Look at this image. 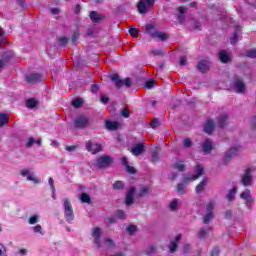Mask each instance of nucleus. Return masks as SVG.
Segmentation results:
<instances>
[{"label":"nucleus","instance_id":"1","mask_svg":"<svg viewBox=\"0 0 256 256\" xmlns=\"http://www.w3.org/2000/svg\"><path fill=\"white\" fill-rule=\"evenodd\" d=\"M144 33H147L152 39H159V41H167L169 39V35L165 32L158 31L157 28L151 23L143 26Z\"/></svg>","mask_w":256,"mask_h":256},{"label":"nucleus","instance_id":"2","mask_svg":"<svg viewBox=\"0 0 256 256\" xmlns=\"http://www.w3.org/2000/svg\"><path fill=\"white\" fill-rule=\"evenodd\" d=\"M110 79L112 83L115 84V87H117V89H121V87L129 88L132 85L131 78L127 77L123 80L121 79V77H119V74H112L110 76Z\"/></svg>","mask_w":256,"mask_h":256},{"label":"nucleus","instance_id":"3","mask_svg":"<svg viewBox=\"0 0 256 256\" xmlns=\"http://www.w3.org/2000/svg\"><path fill=\"white\" fill-rule=\"evenodd\" d=\"M63 207H64V217L67 223H71V221L75 219V214L73 213V205L71 204V201L68 198L64 199Z\"/></svg>","mask_w":256,"mask_h":256},{"label":"nucleus","instance_id":"4","mask_svg":"<svg viewBox=\"0 0 256 256\" xmlns=\"http://www.w3.org/2000/svg\"><path fill=\"white\" fill-rule=\"evenodd\" d=\"M113 162V157L110 155H103L97 158L95 166L97 169H106V167H111Z\"/></svg>","mask_w":256,"mask_h":256},{"label":"nucleus","instance_id":"5","mask_svg":"<svg viewBox=\"0 0 256 256\" xmlns=\"http://www.w3.org/2000/svg\"><path fill=\"white\" fill-rule=\"evenodd\" d=\"M89 125H91V122L89 121V117L85 115L77 116L73 122L75 129H87Z\"/></svg>","mask_w":256,"mask_h":256},{"label":"nucleus","instance_id":"6","mask_svg":"<svg viewBox=\"0 0 256 256\" xmlns=\"http://www.w3.org/2000/svg\"><path fill=\"white\" fill-rule=\"evenodd\" d=\"M86 150L89 153H92V155H96V153H101V151H103V145H101V143H94L89 140L86 143Z\"/></svg>","mask_w":256,"mask_h":256},{"label":"nucleus","instance_id":"7","mask_svg":"<svg viewBox=\"0 0 256 256\" xmlns=\"http://www.w3.org/2000/svg\"><path fill=\"white\" fill-rule=\"evenodd\" d=\"M241 183L244 187H249L253 183V175L251 168H246L244 174L242 175Z\"/></svg>","mask_w":256,"mask_h":256},{"label":"nucleus","instance_id":"8","mask_svg":"<svg viewBox=\"0 0 256 256\" xmlns=\"http://www.w3.org/2000/svg\"><path fill=\"white\" fill-rule=\"evenodd\" d=\"M43 81V76L39 73H31L26 75V82L29 85H35V83H41Z\"/></svg>","mask_w":256,"mask_h":256},{"label":"nucleus","instance_id":"9","mask_svg":"<svg viewBox=\"0 0 256 256\" xmlns=\"http://www.w3.org/2000/svg\"><path fill=\"white\" fill-rule=\"evenodd\" d=\"M155 5V0H140L137 4V9L139 11V13L143 14V13H147V6L145 5Z\"/></svg>","mask_w":256,"mask_h":256},{"label":"nucleus","instance_id":"10","mask_svg":"<svg viewBox=\"0 0 256 256\" xmlns=\"http://www.w3.org/2000/svg\"><path fill=\"white\" fill-rule=\"evenodd\" d=\"M131 153L134 155V157H139V155H142V153H145V143H136L131 148Z\"/></svg>","mask_w":256,"mask_h":256},{"label":"nucleus","instance_id":"11","mask_svg":"<svg viewBox=\"0 0 256 256\" xmlns=\"http://www.w3.org/2000/svg\"><path fill=\"white\" fill-rule=\"evenodd\" d=\"M233 87H234L236 93H245V90L247 89L245 82H243V80L241 78H237L234 81Z\"/></svg>","mask_w":256,"mask_h":256},{"label":"nucleus","instance_id":"12","mask_svg":"<svg viewBox=\"0 0 256 256\" xmlns=\"http://www.w3.org/2000/svg\"><path fill=\"white\" fill-rule=\"evenodd\" d=\"M239 149H241V146H239V145H236V146L230 148V150L227 151L224 156V163H229V161H231V158L235 157V155H237V152L239 151Z\"/></svg>","mask_w":256,"mask_h":256},{"label":"nucleus","instance_id":"13","mask_svg":"<svg viewBox=\"0 0 256 256\" xmlns=\"http://www.w3.org/2000/svg\"><path fill=\"white\" fill-rule=\"evenodd\" d=\"M215 149V144L207 138L202 144V151L206 154L211 153Z\"/></svg>","mask_w":256,"mask_h":256},{"label":"nucleus","instance_id":"14","mask_svg":"<svg viewBox=\"0 0 256 256\" xmlns=\"http://www.w3.org/2000/svg\"><path fill=\"white\" fill-rule=\"evenodd\" d=\"M196 69L200 71V73H207L211 68L209 67V61L201 60L196 65Z\"/></svg>","mask_w":256,"mask_h":256},{"label":"nucleus","instance_id":"15","mask_svg":"<svg viewBox=\"0 0 256 256\" xmlns=\"http://www.w3.org/2000/svg\"><path fill=\"white\" fill-rule=\"evenodd\" d=\"M134 195H135V186H132L129 188L126 194V200H125L126 205L128 206L133 205V202L135 201Z\"/></svg>","mask_w":256,"mask_h":256},{"label":"nucleus","instance_id":"16","mask_svg":"<svg viewBox=\"0 0 256 256\" xmlns=\"http://www.w3.org/2000/svg\"><path fill=\"white\" fill-rule=\"evenodd\" d=\"M92 235L94 237V243L97 245L98 249L101 247V228L94 227Z\"/></svg>","mask_w":256,"mask_h":256},{"label":"nucleus","instance_id":"17","mask_svg":"<svg viewBox=\"0 0 256 256\" xmlns=\"http://www.w3.org/2000/svg\"><path fill=\"white\" fill-rule=\"evenodd\" d=\"M41 105V102L35 98H30L26 101V107L28 109H38V107Z\"/></svg>","mask_w":256,"mask_h":256},{"label":"nucleus","instance_id":"18","mask_svg":"<svg viewBox=\"0 0 256 256\" xmlns=\"http://www.w3.org/2000/svg\"><path fill=\"white\" fill-rule=\"evenodd\" d=\"M105 128L108 131H117L119 129V122L117 121H111V120H106L105 122Z\"/></svg>","mask_w":256,"mask_h":256},{"label":"nucleus","instance_id":"19","mask_svg":"<svg viewBox=\"0 0 256 256\" xmlns=\"http://www.w3.org/2000/svg\"><path fill=\"white\" fill-rule=\"evenodd\" d=\"M215 129V123L212 119H208L204 125V132H206L208 135H211Z\"/></svg>","mask_w":256,"mask_h":256},{"label":"nucleus","instance_id":"20","mask_svg":"<svg viewBox=\"0 0 256 256\" xmlns=\"http://www.w3.org/2000/svg\"><path fill=\"white\" fill-rule=\"evenodd\" d=\"M179 241H181V234H178L175 237V240L170 243V253H175V251H177Z\"/></svg>","mask_w":256,"mask_h":256},{"label":"nucleus","instance_id":"21","mask_svg":"<svg viewBox=\"0 0 256 256\" xmlns=\"http://www.w3.org/2000/svg\"><path fill=\"white\" fill-rule=\"evenodd\" d=\"M219 60L221 63H231V57H229V54L225 50L219 52Z\"/></svg>","mask_w":256,"mask_h":256},{"label":"nucleus","instance_id":"22","mask_svg":"<svg viewBox=\"0 0 256 256\" xmlns=\"http://www.w3.org/2000/svg\"><path fill=\"white\" fill-rule=\"evenodd\" d=\"M229 119V115L227 113H223L219 118H218V126L223 129L227 125V120Z\"/></svg>","mask_w":256,"mask_h":256},{"label":"nucleus","instance_id":"23","mask_svg":"<svg viewBox=\"0 0 256 256\" xmlns=\"http://www.w3.org/2000/svg\"><path fill=\"white\" fill-rule=\"evenodd\" d=\"M91 21H93V23H99V21H101V19H103V14H99L97 13V11H92L90 12L89 15Z\"/></svg>","mask_w":256,"mask_h":256},{"label":"nucleus","instance_id":"24","mask_svg":"<svg viewBox=\"0 0 256 256\" xmlns=\"http://www.w3.org/2000/svg\"><path fill=\"white\" fill-rule=\"evenodd\" d=\"M205 187H207V178H203L202 181L196 186V193H203V191H205Z\"/></svg>","mask_w":256,"mask_h":256},{"label":"nucleus","instance_id":"25","mask_svg":"<svg viewBox=\"0 0 256 256\" xmlns=\"http://www.w3.org/2000/svg\"><path fill=\"white\" fill-rule=\"evenodd\" d=\"M186 167L187 166L185 165V162H183V160H178L173 164V168L177 169V171H180L181 173L185 171Z\"/></svg>","mask_w":256,"mask_h":256},{"label":"nucleus","instance_id":"26","mask_svg":"<svg viewBox=\"0 0 256 256\" xmlns=\"http://www.w3.org/2000/svg\"><path fill=\"white\" fill-rule=\"evenodd\" d=\"M186 187H187V184H185V182L178 183V185L176 187L177 193H179V195H185L187 193Z\"/></svg>","mask_w":256,"mask_h":256},{"label":"nucleus","instance_id":"27","mask_svg":"<svg viewBox=\"0 0 256 256\" xmlns=\"http://www.w3.org/2000/svg\"><path fill=\"white\" fill-rule=\"evenodd\" d=\"M5 125H9V115L0 113V127H5Z\"/></svg>","mask_w":256,"mask_h":256},{"label":"nucleus","instance_id":"28","mask_svg":"<svg viewBox=\"0 0 256 256\" xmlns=\"http://www.w3.org/2000/svg\"><path fill=\"white\" fill-rule=\"evenodd\" d=\"M183 181L182 183L189 185V183H192V181H197L195 176L191 175V174H183Z\"/></svg>","mask_w":256,"mask_h":256},{"label":"nucleus","instance_id":"29","mask_svg":"<svg viewBox=\"0 0 256 256\" xmlns=\"http://www.w3.org/2000/svg\"><path fill=\"white\" fill-rule=\"evenodd\" d=\"M149 193H151V187L143 186L139 190L138 197H145L146 195H149Z\"/></svg>","mask_w":256,"mask_h":256},{"label":"nucleus","instance_id":"30","mask_svg":"<svg viewBox=\"0 0 256 256\" xmlns=\"http://www.w3.org/2000/svg\"><path fill=\"white\" fill-rule=\"evenodd\" d=\"M237 39H239V26L235 27L233 37L230 39L231 45H235V43H237Z\"/></svg>","mask_w":256,"mask_h":256},{"label":"nucleus","instance_id":"31","mask_svg":"<svg viewBox=\"0 0 256 256\" xmlns=\"http://www.w3.org/2000/svg\"><path fill=\"white\" fill-rule=\"evenodd\" d=\"M236 194H237V187H233L232 189L229 190L227 194V199L229 201H233L235 199Z\"/></svg>","mask_w":256,"mask_h":256},{"label":"nucleus","instance_id":"32","mask_svg":"<svg viewBox=\"0 0 256 256\" xmlns=\"http://www.w3.org/2000/svg\"><path fill=\"white\" fill-rule=\"evenodd\" d=\"M58 41L59 47H66L67 43H69V38L67 36H60Z\"/></svg>","mask_w":256,"mask_h":256},{"label":"nucleus","instance_id":"33","mask_svg":"<svg viewBox=\"0 0 256 256\" xmlns=\"http://www.w3.org/2000/svg\"><path fill=\"white\" fill-rule=\"evenodd\" d=\"M112 187L115 191H119L125 187V184L123 181H116L113 183Z\"/></svg>","mask_w":256,"mask_h":256},{"label":"nucleus","instance_id":"34","mask_svg":"<svg viewBox=\"0 0 256 256\" xmlns=\"http://www.w3.org/2000/svg\"><path fill=\"white\" fill-rule=\"evenodd\" d=\"M81 33L79 32V29H76L73 34H72V37H71V41L74 45L77 44V39H79Z\"/></svg>","mask_w":256,"mask_h":256},{"label":"nucleus","instance_id":"35","mask_svg":"<svg viewBox=\"0 0 256 256\" xmlns=\"http://www.w3.org/2000/svg\"><path fill=\"white\" fill-rule=\"evenodd\" d=\"M151 157H152L151 158V163L156 164L158 161H160L159 152L158 151H152Z\"/></svg>","mask_w":256,"mask_h":256},{"label":"nucleus","instance_id":"36","mask_svg":"<svg viewBox=\"0 0 256 256\" xmlns=\"http://www.w3.org/2000/svg\"><path fill=\"white\" fill-rule=\"evenodd\" d=\"M203 167L201 166H197L196 169H195V174H193L194 178L199 179V177H201V175H203Z\"/></svg>","mask_w":256,"mask_h":256},{"label":"nucleus","instance_id":"37","mask_svg":"<svg viewBox=\"0 0 256 256\" xmlns=\"http://www.w3.org/2000/svg\"><path fill=\"white\" fill-rule=\"evenodd\" d=\"M72 105L75 107V109H79L83 105V100L81 98H76L72 101Z\"/></svg>","mask_w":256,"mask_h":256},{"label":"nucleus","instance_id":"38","mask_svg":"<svg viewBox=\"0 0 256 256\" xmlns=\"http://www.w3.org/2000/svg\"><path fill=\"white\" fill-rule=\"evenodd\" d=\"M80 199H81L82 203H91V196H89V194H87V193H82L80 195Z\"/></svg>","mask_w":256,"mask_h":256},{"label":"nucleus","instance_id":"39","mask_svg":"<svg viewBox=\"0 0 256 256\" xmlns=\"http://www.w3.org/2000/svg\"><path fill=\"white\" fill-rule=\"evenodd\" d=\"M246 57H249L250 59H256V49L247 50Z\"/></svg>","mask_w":256,"mask_h":256},{"label":"nucleus","instance_id":"40","mask_svg":"<svg viewBox=\"0 0 256 256\" xmlns=\"http://www.w3.org/2000/svg\"><path fill=\"white\" fill-rule=\"evenodd\" d=\"M28 223L30 225H35V223H39V215H33L29 218Z\"/></svg>","mask_w":256,"mask_h":256},{"label":"nucleus","instance_id":"41","mask_svg":"<svg viewBox=\"0 0 256 256\" xmlns=\"http://www.w3.org/2000/svg\"><path fill=\"white\" fill-rule=\"evenodd\" d=\"M209 231H211L210 228H202L200 231H199V239H203L205 237V235H207V233H209Z\"/></svg>","mask_w":256,"mask_h":256},{"label":"nucleus","instance_id":"42","mask_svg":"<svg viewBox=\"0 0 256 256\" xmlns=\"http://www.w3.org/2000/svg\"><path fill=\"white\" fill-rule=\"evenodd\" d=\"M128 235H133L137 231V226L136 225H129L126 229Z\"/></svg>","mask_w":256,"mask_h":256},{"label":"nucleus","instance_id":"43","mask_svg":"<svg viewBox=\"0 0 256 256\" xmlns=\"http://www.w3.org/2000/svg\"><path fill=\"white\" fill-rule=\"evenodd\" d=\"M27 180L33 181V183H36V184L41 183V179L35 177L33 174L28 175Z\"/></svg>","mask_w":256,"mask_h":256},{"label":"nucleus","instance_id":"44","mask_svg":"<svg viewBox=\"0 0 256 256\" xmlns=\"http://www.w3.org/2000/svg\"><path fill=\"white\" fill-rule=\"evenodd\" d=\"M129 33L131 37H134V38L139 37V29L137 28H130Z\"/></svg>","mask_w":256,"mask_h":256},{"label":"nucleus","instance_id":"45","mask_svg":"<svg viewBox=\"0 0 256 256\" xmlns=\"http://www.w3.org/2000/svg\"><path fill=\"white\" fill-rule=\"evenodd\" d=\"M155 85H157V81H155V80H149L145 84L146 89H153V87H155Z\"/></svg>","mask_w":256,"mask_h":256},{"label":"nucleus","instance_id":"46","mask_svg":"<svg viewBox=\"0 0 256 256\" xmlns=\"http://www.w3.org/2000/svg\"><path fill=\"white\" fill-rule=\"evenodd\" d=\"M121 115L125 117V119H129L131 111H129V108H123L121 111Z\"/></svg>","mask_w":256,"mask_h":256},{"label":"nucleus","instance_id":"47","mask_svg":"<svg viewBox=\"0 0 256 256\" xmlns=\"http://www.w3.org/2000/svg\"><path fill=\"white\" fill-rule=\"evenodd\" d=\"M214 215L213 213H208L204 216L203 218V223L207 224L209 223V221H211V219H213Z\"/></svg>","mask_w":256,"mask_h":256},{"label":"nucleus","instance_id":"48","mask_svg":"<svg viewBox=\"0 0 256 256\" xmlns=\"http://www.w3.org/2000/svg\"><path fill=\"white\" fill-rule=\"evenodd\" d=\"M183 145H184V147H185L186 149L191 148L192 145H193V142L191 141V138H185Z\"/></svg>","mask_w":256,"mask_h":256},{"label":"nucleus","instance_id":"49","mask_svg":"<svg viewBox=\"0 0 256 256\" xmlns=\"http://www.w3.org/2000/svg\"><path fill=\"white\" fill-rule=\"evenodd\" d=\"M215 209V204L213 202H210L206 205V211L207 213H213V210Z\"/></svg>","mask_w":256,"mask_h":256},{"label":"nucleus","instance_id":"50","mask_svg":"<svg viewBox=\"0 0 256 256\" xmlns=\"http://www.w3.org/2000/svg\"><path fill=\"white\" fill-rule=\"evenodd\" d=\"M151 54L154 55V56L159 57L161 55H165V51L153 49V50H151Z\"/></svg>","mask_w":256,"mask_h":256},{"label":"nucleus","instance_id":"51","mask_svg":"<svg viewBox=\"0 0 256 256\" xmlns=\"http://www.w3.org/2000/svg\"><path fill=\"white\" fill-rule=\"evenodd\" d=\"M157 251V246H150L146 251V255H153Z\"/></svg>","mask_w":256,"mask_h":256},{"label":"nucleus","instance_id":"52","mask_svg":"<svg viewBox=\"0 0 256 256\" xmlns=\"http://www.w3.org/2000/svg\"><path fill=\"white\" fill-rule=\"evenodd\" d=\"M48 183L50 185L52 195H55V181L53 180V178H49Z\"/></svg>","mask_w":256,"mask_h":256},{"label":"nucleus","instance_id":"53","mask_svg":"<svg viewBox=\"0 0 256 256\" xmlns=\"http://www.w3.org/2000/svg\"><path fill=\"white\" fill-rule=\"evenodd\" d=\"M159 119L155 118L151 123H150V127H152V129H157L159 128Z\"/></svg>","mask_w":256,"mask_h":256},{"label":"nucleus","instance_id":"54","mask_svg":"<svg viewBox=\"0 0 256 256\" xmlns=\"http://www.w3.org/2000/svg\"><path fill=\"white\" fill-rule=\"evenodd\" d=\"M90 91H91V93H98L99 92V84H97V83L92 84L90 87Z\"/></svg>","mask_w":256,"mask_h":256},{"label":"nucleus","instance_id":"55","mask_svg":"<svg viewBox=\"0 0 256 256\" xmlns=\"http://www.w3.org/2000/svg\"><path fill=\"white\" fill-rule=\"evenodd\" d=\"M249 195H251V191L246 189L244 192L240 194L241 199H248Z\"/></svg>","mask_w":256,"mask_h":256},{"label":"nucleus","instance_id":"56","mask_svg":"<svg viewBox=\"0 0 256 256\" xmlns=\"http://www.w3.org/2000/svg\"><path fill=\"white\" fill-rule=\"evenodd\" d=\"M43 227H41V225H36L34 228H33V232L34 233H40L41 235H43Z\"/></svg>","mask_w":256,"mask_h":256},{"label":"nucleus","instance_id":"57","mask_svg":"<svg viewBox=\"0 0 256 256\" xmlns=\"http://www.w3.org/2000/svg\"><path fill=\"white\" fill-rule=\"evenodd\" d=\"M177 207H179L177 200H174L170 203L171 211H176Z\"/></svg>","mask_w":256,"mask_h":256},{"label":"nucleus","instance_id":"58","mask_svg":"<svg viewBox=\"0 0 256 256\" xmlns=\"http://www.w3.org/2000/svg\"><path fill=\"white\" fill-rule=\"evenodd\" d=\"M127 172L130 173L131 175H135V173H137V170L135 169V167H132L130 165L126 166Z\"/></svg>","mask_w":256,"mask_h":256},{"label":"nucleus","instance_id":"59","mask_svg":"<svg viewBox=\"0 0 256 256\" xmlns=\"http://www.w3.org/2000/svg\"><path fill=\"white\" fill-rule=\"evenodd\" d=\"M190 249H191V246L189 244H184V246H183V254L184 255H188Z\"/></svg>","mask_w":256,"mask_h":256},{"label":"nucleus","instance_id":"60","mask_svg":"<svg viewBox=\"0 0 256 256\" xmlns=\"http://www.w3.org/2000/svg\"><path fill=\"white\" fill-rule=\"evenodd\" d=\"M219 253H220L219 247H214L211 251L210 256H219Z\"/></svg>","mask_w":256,"mask_h":256},{"label":"nucleus","instance_id":"61","mask_svg":"<svg viewBox=\"0 0 256 256\" xmlns=\"http://www.w3.org/2000/svg\"><path fill=\"white\" fill-rule=\"evenodd\" d=\"M116 215L118 219H125V212L123 210H118Z\"/></svg>","mask_w":256,"mask_h":256},{"label":"nucleus","instance_id":"62","mask_svg":"<svg viewBox=\"0 0 256 256\" xmlns=\"http://www.w3.org/2000/svg\"><path fill=\"white\" fill-rule=\"evenodd\" d=\"M100 101H101V103H103V105H107V103H109V97L101 96Z\"/></svg>","mask_w":256,"mask_h":256},{"label":"nucleus","instance_id":"63","mask_svg":"<svg viewBox=\"0 0 256 256\" xmlns=\"http://www.w3.org/2000/svg\"><path fill=\"white\" fill-rule=\"evenodd\" d=\"M33 143H35V139H33L32 137H30V138L28 139V142H27V144H26V147H28V148L33 147Z\"/></svg>","mask_w":256,"mask_h":256},{"label":"nucleus","instance_id":"64","mask_svg":"<svg viewBox=\"0 0 256 256\" xmlns=\"http://www.w3.org/2000/svg\"><path fill=\"white\" fill-rule=\"evenodd\" d=\"M252 129L253 131H256V116H254L252 119Z\"/></svg>","mask_w":256,"mask_h":256}]
</instances>
